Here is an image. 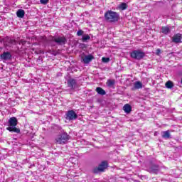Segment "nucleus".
Here are the masks:
<instances>
[{
    "label": "nucleus",
    "instance_id": "f257e3e1",
    "mask_svg": "<svg viewBox=\"0 0 182 182\" xmlns=\"http://www.w3.org/2000/svg\"><path fill=\"white\" fill-rule=\"evenodd\" d=\"M105 18L108 22H117L119 16V14L110 10L105 14Z\"/></svg>",
    "mask_w": 182,
    "mask_h": 182
},
{
    "label": "nucleus",
    "instance_id": "f03ea898",
    "mask_svg": "<svg viewBox=\"0 0 182 182\" xmlns=\"http://www.w3.org/2000/svg\"><path fill=\"white\" fill-rule=\"evenodd\" d=\"M130 57L135 60H141L146 56V53L141 49L134 50L129 53Z\"/></svg>",
    "mask_w": 182,
    "mask_h": 182
},
{
    "label": "nucleus",
    "instance_id": "7ed1b4c3",
    "mask_svg": "<svg viewBox=\"0 0 182 182\" xmlns=\"http://www.w3.org/2000/svg\"><path fill=\"white\" fill-rule=\"evenodd\" d=\"M109 167V163L107 161H103L100 163L97 168H94L93 173L95 174H99V173H103Z\"/></svg>",
    "mask_w": 182,
    "mask_h": 182
},
{
    "label": "nucleus",
    "instance_id": "20e7f679",
    "mask_svg": "<svg viewBox=\"0 0 182 182\" xmlns=\"http://www.w3.org/2000/svg\"><path fill=\"white\" fill-rule=\"evenodd\" d=\"M68 140H69V135L67 133H63L58 135L55 139V141L58 144H65Z\"/></svg>",
    "mask_w": 182,
    "mask_h": 182
},
{
    "label": "nucleus",
    "instance_id": "39448f33",
    "mask_svg": "<svg viewBox=\"0 0 182 182\" xmlns=\"http://www.w3.org/2000/svg\"><path fill=\"white\" fill-rule=\"evenodd\" d=\"M53 41L59 46H62L65 45L68 40L65 36H57L53 37Z\"/></svg>",
    "mask_w": 182,
    "mask_h": 182
},
{
    "label": "nucleus",
    "instance_id": "423d86ee",
    "mask_svg": "<svg viewBox=\"0 0 182 182\" xmlns=\"http://www.w3.org/2000/svg\"><path fill=\"white\" fill-rule=\"evenodd\" d=\"M66 117L65 119L67 120H76V119H77V114H76V112H75V111L73 110H70L66 113Z\"/></svg>",
    "mask_w": 182,
    "mask_h": 182
},
{
    "label": "nucleus",
    "instance_id": "0eeeda50",
    "mask_svg": "<svg viewBox=\"0 0 182 182\" xmlns=\"http://www.w3.org/2000/svg\"><path fill=\"white\" fill-rule=\"evenodd\" d=\"M0 58L2 60H11L12 59V54L9 51L4 52Z\"/></svg>",
    "mask_w": 182,
    "mask_h": 182
},
{
    "label": "nucleus",
    "instance_id": "6e6552de",
    "mask_svg": "<svg viewBox=\"0 0 182 182\" xmlns=\"http://www.w3.org/2000/svg\"><path fill=\"white\" fill-rule=\"evenodd\" d=\"M68 86L73 90H75L77 87V82H76V80L70 79L68 80Z\"/></svg>",
    "mask_w": 182,
    "mask_h": 182
},
{
    "label": "nucleus",
    "instance_id": "1a4fd4ad",
    "mask_svg": "<svg viewBox=\"0 0 182 182\" xmlns=\"http://www.w3.org/2000/svg\"><path fill=\"white\" fill-rule=\"evenodd\" d=\"M181 39H182V34L177 33L173 36L172 42H173V43H181Z\"/></svg>",
    "mask_w": 182,
    "mask_h": 182
},
{
    "label": "nucleus",
    "instance_id": "9d476101",
    "mask_svg": "<svg viewBox=\"0 0 182 182\" xmlns=\"http://www.w3.org/2000/svg\"><path fill=\"white\" fill-rule=\"evenodd\" d=\"M4 44L6 46H11V45H16V40H14L9 37L4 39Z\"/></svg>",
    "mask_w": 182,
    "mask_h": 182
},
{
    "label": "nucleus",
    "instance_id": "9b49d317",
    "mask_svg": "<svg viewBox=\"0 0 182 182\" xmlns=\"http://www.w3.org/2000/svg\"><path fill=\"white\" fill-rule=\"evenodd\" d=\"M159 170L160 166H159V165H152L149 168V173H151L152 174H157Z\"/></svg>",
    "mask_w": 182,
    "mask_h": 182
},
{
    "label": "nucleus",
    "instance_id": "f8f14e48",
    "mask_svg": "<svg viewBox=\"0 0 182 182\" xmlns=\"http://www.w3.org/2000/svg\"><path fill=\"white\" fill-rule=\"evenodd\" d=\"M18 124V119L16 117H13L9 119V126L10 127H15Z\"/></svg>",
    "mask_w": 182,
    "mask_h": 182
},
{
    "label": "nucleus",
    "instance_id": "ddd939ff",
    "mask_svg": "<svg viewBox=\"0 0 182 182\" xmlns=\"http://www.w3.org/2000/svg\"><path fill=\"white\" fill-rule=\"evenodd\" d=\"M81 60L83 63L87 65L90 61H92V55H82L81 56Z\"/></svg>",
    "mask_w": 182,
    "mask_h": 182
},
{
    "label": "nucleus",
    "instance_id": "4468645a",
    "mask_svg": "<svg viewBox=\"0 0 182 182\" xmlns=\"http://www.w3.org/2000/svg\"><path fill=\"white\" fill-rule=\"evenodd\" d=\"M161 31L162 33H164V35H168V33H170V32H171L170 27H168V26L161 27Z\"/></svg>",
    "mask_w": 182,
    "mask_h": 182
},
{
    "label": "nucleus",
    "instance_id": "2eb2a0df",
    "mask_svg": "<svg viewBox=\"0 0 182 182\" xmlns=\"http://www.w3.org/2000/svg\"><path fill=\"white\" fill-rule=\"evenodd\" d=\"M161 136L163 139H171V135L170 134V131H164L161 132Z\"/></svg>",
    "mask_w": 182,
    "mask_h": 182
},
{
    "label": "nucleus",
    "instance_id": "dca6fc26",
    "mask_svg": "<svg viewBox=\"0 0 182 182\" xmlns=\"http://www.w3.org/2000/svg\"><path fill=\"white\" fill-rule=\"evenodd\" d=\"M6 130H9V132H14V133H21V129H19V128H16L15 127H7Z\"/></svg>",
    "mask_w": 182,
    "mask_h": 182
},
{
    "label": "nucleus",
    "instance_id": "f3484780",
    "mask_svg": "<svg viewBox=\"0 0 182 182\" xmlns=\"http://www.w3.org/2000/svg\"><path fill=\"white\" fill-rule=\"evenodd\" d=\"M117 9H119V11H126V9H127V4L122 3L117 7Z\"/></svg>",
    "mask_w": 182,
    "mask_h": 182
},
{
    "label": "nucleus",
    "instance_id": "a211bd4d",
    "mask_svg": "<svg viewBox=\"0 0 182 182\" xmlns=\"http://www.w3.org/2000/svg\"><path fill=\"white\" fill-rule=\"evenodd\" d=\"M123 110L125 113H130V112H132V106L129 104H126L123 107Z\"/></svg>",
    "mask_w": 182,
    "mask_h": 182
},
{
    "label": "nucleus",
    "instance_id": "6ab92c4d",
    "mask_svg": "<svg viewBox=\"0 0 182 182\" xmlns=\"http://www.w3.org/2000/svg\"><path fill=\"white\" fill-rule=\"evenodd\" d=\"M96 92L97 93H98V95H100L101 96H105V95H106V91H105V90H103L100 87H97L96 88Z\"/></svg>",
    "mask_w": 182,
    "mask_h": 182
},
{
    "label": "nucleus",
    "instance_id": "aec40b11",
    "mask_svg": "<svg viewBox=\"0 0 182 182\" xmlns=\"http://www.w3.org/2000/svg\"><path fill=\"white\" fill-rule=\"evenodd\" d=\"M16 15H17L18 18H23V16H25V11L23 9H19L16 12Z\"/></svg>",
    "mask_w": 182,
    "mask_h": 182
},
{
    "label": "nucleus",
    "instance_id": "412c9836",
    "mask_svg": "<svg viewBox=\"0 0 182 182\" xmlns=\"http://www.w3.org/2000/svg\"><path fill=\"white\" fill-rule=\"evenodd\" d=\"M114 83H116L114 80H107V86H108V87H113L114 86Z\"/></svg>",
    "mask_w": 182,
    "mask_h": 182
},
{
    "label": "nucleus",
    "instance_id": "4be33fe9",
    "mask_svg": "<svg viewBox=\"0 0 182 182\" xmlns=\"http://www.w3.org/2000/svg\"><path fill=\"white\" fill-rule=\"evenodd\" d=\"M135 89H141L143 87V84L140 81H136L134 84Z\"/></svg>",
    "mask_w": 182,
    "mask_h": 182
},
{
    "label": "nucleus",
    "instance_id": "5701e85b",
    "mask_svg": "<svg viewBox=\"0 0 182 182\" xmlns=\"http://www.w3.org/2000/svg\"><path fill=\"white\" fill-rule=\"evenodd\" d=\"M173 87H174V85H173V82L171 81L166 82V87H167V89H173Z\"/></svg>",
    "mask_w": 182,
    "mask_h": 182
},
{
    "label": "nucleus",
    "instance_id": "b1692460",
    "mask_svg": "<svg viewBox=\"0 0 182 182\" xmlns=\"http://www.w3.org/2000/svg\"><path fill=\"white\" fill-rule=\"evenodd\" d=\"M89 39H90V36L89 35L87 34L82 35V42H87Z\"/></svg>",
    "mask_w": 182,
    "mask_h": 182
},
{
    "label": "nucleus",
    "instance_id": "393cba45",
    "mask_svg": "<svg viewBox=\"0 0 182 182\" xmlns=\"http://www.w3.org/2000/svg\"><path fill=\"white\" fill-rule=\"evenodd\" d=\"M40 4H41V5H48L49 0H40Z\"/></svg>",
    "mask_w": 182,
    "mask_h": 182
},
{
    "label": "nucleus",
    "instance_id": "a878e982",
    "mask_svg": "<svg viewBox=\"0 0 182 182\" xmlns=\"http://www.w3.org/2000/svg\"><path fill=\"white\" fill-rule=\"evenodd\" d=\"M102 60L103 63H107L110 61V58L103 57L102 58Z\"/></svg>",
    "mask_w": 182,
    "mask_h": 182
},
{
    "label": "nucleus",
    "instance_id": "bb28decb",
    "mask_svg": "<svg viewBox=\"0 0 182 182\" xmlns=\"http://www.w3.org/2000/svg\"><path fill=\"white\" fill-rule=\"evenodd\" d=\"M84 33V31L82 30H79L77 32V36H83V34Z\"/></svg>",
    "mask_w": 182,
    "mask_h": 182
},
{
    "label": "nucleus",
    "instance_id": "cd10ccee",
    "mask_svg": "<svg viewBox=\"0 0 182 182\" xmlns=\"http://www.w3.org/2000/svg\"><path fill=\"white\" fill-rule=\"evenodd\" d=\"M161 52V50H160V48H158L156 50V55H160Z\"/></svg>",
    "mask_w": 182,
    "mask_h": 182
},
{
    "label": "nucleus",
    "instance_id": "c85d7f7f",
    "mask_svg": "<svg viewBox=\"0 0 182 182\" xmlns=\"http://www.w3.org/2000/svg\"><path fill=\"white\" fill-rule=\"evenodd\" d=\"M92 59H93V56H92Z\"/></svg>",
    "mask_w": 182,
    "mask_h": 182
}]
</instances>
